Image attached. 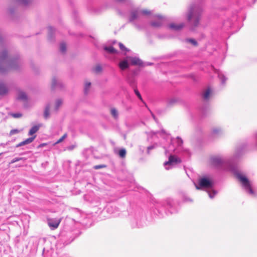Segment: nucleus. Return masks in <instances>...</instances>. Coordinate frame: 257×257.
I'll return each instance as SVG.
<instances>
[{"label": "nucleus", "mask_w": 257, "mask_h": 257, "mask_svg": "<svg viewBox=\"0 0 257 257\" xmlns=\"http://www.w3.org/2000/svg\"><path fill=\"white\" fill-rule=\"evenodd\" d=\"M246 147V144L242 143L236 147L231 158L228 159L222 156H215L211 158V162L215 168L219 170L228 171L233 173L240 181L245 191L249 195L254 197L256 194L252 188L251 182L246 176L238 171L237 165L234 163L242 154Z\"/></svg>", "instance_id": "1"}, {"label": "nucleus", "mask_w": 257, "mask_h": 257, "mask_svg": "<svg viewBox=\"0 0 257 257\" xmlns=\"http://www.w3.org/2000/svg\"><path fill=\"white\" fill-rule=\"evenodd\" d=\"M21 64L18 55L12 57L6 50L0 54V73H5L10 69H17Z\"/></svg>", "instance_id": "2"}, {"label": "nucleus", "mask_w": 257, "mask_h": 257, "mask_svg": "<svg viewBox=\"0 0 257 257\" xmlns=\"http://www.w3.org/2000/svg\"><path fill=\"white\" fill-rule=\"evenodd\" d=\"M202 11L200 4H192L189 7L186 17L192 30L199 25Z\"/></svg>", "instance_id": "3"}, {"label": "nucleus", "mask_w": 257, "mask_h": 257, "mask_svg": "<svg viewBox=\"0 0 257 257\" xmlns=\"http://www.w3.org/2000/svg\"><path fill=\"white\" fill-rule=\"evenodd\" d=\"M185 152L188 154V151L185 150L183 148V141L179 138L171 139V144L167 149H165L166 154L174 152L176 154H181L182 152Z\"/></svg>", "instance_id": "4"}, {"label": "nucleus", "mask_w": 257, "mask_h": 257, "mask_svg": "<svg viewBox=\"0 0 257 257\" xmlns=\"http://www.w3.org/2000/svg\"><path fill=\"white\" fill-rule=\"evenodd\" d=\"M151 14V11L145 9H141L137 8L133 10L129 17V22L133 23V24L139 28L135 23V21L139 20L141 18V16H149Z\"/></svg>", "instance_id": "5"}, {"label": "nucleus", "mask_w": 257, "mask_h": 257, "mask_svg": "<svg viewBox=\"0 0 257 257\" xmlns=\"http://www.w3.org/2000/svg\"><path fill=\"white\" fill-rule=\"evenodd\" d=\"M197 189H212L214 185L213 180L210 179L206 176L201 177L198 180V183H194Z\"/></svg>", "instance_id": "6"}, {"label": "nucleus", "mask_w": 257, "mask_h": 257, "mask_svg": "<svg viewBox=\"0 0 257 257\" xmlns=\"http://www.w3.org/2000/svg\"><path fill=\"white\" fill-rule=\"evenodd\" d=\"M181 162V160L175 156L170 155L169 160L164 163V167L166 170H169L174 165H177Z\"/></svg>", "instance_id": "7"}, {"label": "nucleus", "mask_w": 257, "mask_h": 257, "mask_svg": "<svg viewBox=\"0 0 257 257\" xmlns=\"http://www.w3.org/2000/svg\"><path fill=\"white\" fill-rule=\"evenodd\" d=\"M127 59L132 65H137L142 67L145 66L144 62L138 57L128 56Z\"/></svg>", "instance_id": "8"}, {"label": "nucleus", "mask_w": 257, "mask_h": 257, "mask_svg": "<svg viewBox=\"0 0 257 257\" xmlns=\"http://www.w3.org/2000/svg\"><path fill=\"white\" fill-rule=\"evenodd\" d=\"M155 17L157 18V20L152 21L151 23V25L154 28H159L163 24L164 18L160 15L156 16Z\"/></svg>", "instance_id": "9"}, {"label": "nucleus", "mask_w": 257, "mask_h": 257, "mask_svg": "<svg viewBox=\"0 0 257 257\" xmlns=\"http://www.w3.org/2000/svg\"><path fill=\"white\" fill-rule=\"evenodd\" d=\"M173 201L170 198H168L164 201L160 202L157 207H159L160 206L163 208H171L173 207Z\"/></svg>", "instance_id": "10"}, {"label": "nucleus", "mask_w": 257, "mask_h": 257, "mask_svg": "<svg viewBox=\"0 0 257 257\" xmlns=\"http://www.w3.org/2000/svg\"><path fill=\"white\" fill-rule=\"evenodd\" d=\"M60 222L61 219H51L48 220V225L51 228L54 229L58 227Z\"/></svg>", "instance_id": "11"}, {"label": "nucleus", "mask_w": 257, "mask_h": 257, "mask_svg": "<svg viewBox=\"0 0 257 257\" xmlns=\"http://www.w3.org/2000/svg\"><path fill=\"white\" fill-rule=\"evenodd\" d=\"M185 25L183 23H180L179 24H176L174 23H171L169 25V28L174 30V31H179L181 30L184 27Z\"/></svg>", "instance_id": "12"}, {"label": "nucleus", "mask_w": 257, "mask_h": 257, "mask_svg": "<svg viewBox=\"0 0 257 257\" xmlns=\"http://www.w3.org/2000/svg\"><path fill=\"white\" fill-rule=\"evenodd\" d=\"M223 133V130L221 128L218 127H213L211 132V135L213 137H216L220 136Z\"/></svg>", "instance_id": "13"}, {"label": "nucleus", "mask_w": 257, "mask_h": 257, "mask_svg": "<svg viewBox=\"0 0 257 257\" xmlns=\"http://www.w3.org/2000/svg\"><path fill=\"white\" fill-rule=\"evenodd\" d=\"M129 62H130L126 57V59H123V60L121 61L119 63L118 66L121 70H124L129 68V66H130Z\"/></svg>", "instance_id": "14"}, {"label": "nucleus", "mask_w": 257, "mask_h": 257, "mask_svg": "<svg viewBox=\"0 0 257 257\" xmlns=\"http://www.w3.org/2000/svg\"><path fill=\"white\" fill-rule=\"evenodd\" d=\"M212 68L214 70V72L218 75V77L219 79L220 80L221 84H225V82L227 80V78L219 70L215 69L213 67H212Z\"/></svg>", "instance_id": "15"}, {"label": "nucleus", "mask_w": 257, "mask_h": 257, "mask_svg": "<svg viewBox=\"0 0 257 257\" xmlns=\"http://www.w3.org/2000/svg\"><path fill=\"white\" fill-rule=\"evenodd\" d=\"M35 138H36V136H34V137H32L31 138L27 139L25 141H24L19 143L18 144H17L16 145V148H19V147H22L23 146L29 144H30V143H31L32 142H33V141L34 140Z\"/></svg>", "instance_id": "16"}, {"label": "nucleus", "mask_w": 257, "mask_h": 257, "mask_svg": "<svg viewBox=\"0 0 257 257\" xmlns=\"http://www.w3.org/2000/svg\"><path fill=\"white\" fill-rule=\"evenodd\" d=\"M212 91L210 88H207L202 94V97L204 100H208L211 96Z\"/></svg>", "instance_id": "17"}, {"label": "nucleus", "mask_w": 257, "mask_h": 257, "mask_svg": "<svg viewBox=\"0 0 257 257\" xmlns=\"http://www.w3.org/2000/svg\"><path fill=\"white\" fill-rule=\"evenodd\" d=\"M41 125L39 124L33 126L29 131L28 135L29 136H32L36 133H37L41 127Z\"/></svg>", "instance_id": "18"}, {"label": "nucleus", "mask_w": 257, "mask_h": 257, "mask_svg": "<svg viewBox=\"0 0 257 257\" xmlns=\"http://www.w3.org/2000/svg\"><path fill=\"white\" fill-rule=\"evenodd\" d=\"M126 80L128 83L129 84L130 86L132 87V88L134 89L136 88V80L134 78H132L128 76L126 78Z\"/></svg>", "instance_id": "19"}, {"label": "nucleus", "mask_w": 257, "mask_h": 257, "mask_svg": "<svg viewBox=\"0 0 257 257\" xmlns=\"http://www.w3.org/2000/svg\"><path fill=\"white\" fill-rule=\"evenodd\" d=\"M8 91V89L6 85L0 82V95H4L6 94Z\"/></svg>", "instance_id": "20"}, {"label": "nucleus", "mask_w": 257, "mask_h": 257, "mask_svg": "<svg viewBox=\"0 0 257 257\" xmlns=\"http://www.w3.org/2000/svg\"><path fill=\"white\" fill-rule=\"evenodd\" d=\"M104 50L110 54H115L117 52V50L112 46H105Z\"/></svg>", "instance_id": "21"}, {"label": "nucleus", "mask_w": 257, "mask_h": 257, "mask_svg": "<svg viewBox=\"0 0 257 257\" xmlns=\"http://www.w3.org/2000/svg\"><path fill=\"white\" fill-rule=\"evenodd\" d=\"M56 87H61L62 84L61 82H58L56 78H53L52 82V88L54 89Z\"/></svg>", "instance_id": "22"}, {"label": "nucleus", "mask_w": 257, "mask_h": 257, "mask_svg": "<svg viewBox=\"0 0 257 257\" xmlns=\"http://www.w3.org/2000/svg\"><path fill=\"white\" fill-rule=\"evenodd\" d=\"M18 99L21 100H26L27 96L26 93L23 91H20L18 94Z\"/></svg>", "instance_id": "23"}, {"label": "nucleus", "mask_w": 257, "mask_h": 257, "mask_svg": "<svg viewBox=\"0 0 257 257\" xmlns=\"http://www.w3.org/2000/svg\"><path fill=\"white\" fill-rule=\"evenodd\" d=\"M17 2H18L20 4L24 6H27L29 5L31 2L32 0H16Z\"/></svg>", "instance_id": "24"}, {"label": "nucleus", "mask_w": 257, "mask_h": 257, "mask_svg": "<svg viewBox=\"0 0 257 257\" xmlns=\"http://www.w3.org/2000/svg\"><path fill=\"white\" fill-rule=\"evenodd\" d=\"M50 107V105L48 104L46 106L45 108L44 116L45 118L46 119L49 116Z\"/></svg>", "instance_id": "25"}, {"label": "nucleus", "mask_w": 257, "mask_h": 257, "mask_svg": "<svg viewBox=\"0 0 257 257\" xmlns=\"http://www.w3.org/2000/svg\"><path fill=\"white\" fill-rule=\"evenodd\" d=\"M177 102V98L173 97L168 100L167 104L169 106H171L175 104Z\"/></svg>", "instance_id": "26"}, {"label": "nucleus", "mask_w": 257, "mask_h": 257, "mask_svg": "<svg viewBox=\"0 0 257 257\" xmlns=\"http://www.w3.org/2000/svg\"><path fill=\"white\" fill-rule=\"evenodd\" d=\"M49 31V39L51 40L52 38V35L53 33L55 32V29L51 26H50L48 28Z\"/></svg>", "instance_id": "27"}, {"label": "nucleus", "mask_w": 257, "mask_h": 257, "mask_svg": "<svg viewBox=\"0 0 257 257\" xmlns=\"http://www.w3.org/2000/svg\"><path fill=\"white\" fill-rule=\"evenodd\" d=\"M210 198H213L216 195L217 192L214 190H211L207 192Z\"/></svg>", "instance_id": "28"}, {"label": "nucleus", "mask_w": 257, "mask_h": 257, "mask_svg": "<svg viewBox=\"0 0 257 257\" xmlns=\"http://www.w3.org/2000/svg\"><path fill=\"white\" fill-rule=\"evenodd\" d=\"M60 51L64 53L66 51V45L65 43L62 42L60 45Z\"/></svg>", "instance_id": "29"}, {"label": "nucleus", "mask_w": 257, "mask_h": 257, "mask_svg": "<svg viewBox=\"0 0 257 257\" xmlns=\"http://www.w3.org/2000/svg\"><path fill=\"white\" fill-rule=\"evenodd\" d=\"M111 114L115 119L117 118L118 112L115 108H113L111 109Z\"/></svg>", "instance_id": "30"}, {"label": "nucleus", "mask_w": 257, "mask_h": 257, "mask_svg": "<svg viewBox=\"0 0 257 257\" xmlns=\"http://www.w3.org/2000/svg\"><path fill=\"white\" fill-rule=\"evenodd\" d=\"M91 86L90 82H86L84 86V93L85 94H87L88 93L89 89Z\"/></svg>", "instance_id": "31"}, {"label": "nucleus", "mask_w": 257, "mask_h": 257, "mask_svg": "<svg viewBox=\"0 0 257 257\" xmlns=\"http://www.w3.org/2000/svg\"><path fill=\"white\" fill-rule=\"evenodd\" d=\"M118 154L121 158H124L126 155V150L124 149H121L119 150Z\"/></svg>", "instance_id": "32"}, {"label": "nucleus", "mask_w": 257, "mask_h": 257, "mask_svg": "<svg viewBox=\"0 0 257 257\" xmlns=\"http://www.w3.org/2000/svg\"><path fill=\"white\" fill-rule=\"evenodd\" d=\"M62 103V100L60 99H58L55 103V109L57 110L59 107L61 106Z\"/></svg>", "instance_id": "33"}, {"label": "nucleus", "mask_w": 257, "mask_h": 257, "mask_svg": "<svg viewBox=\"0 0 257 257\" xmlns=\"http://www.w3.org/2000/svg\"><path fill=\"white\" fill-rule=\"evenodd\" d=\"M185 41L191 43L194 46H196L197 45V42L193 39H186Z\"/></svg>", "instance_id": "34"}, {"label": "nucleus", "mask_w": 257, "mask_h": 257, "mask_svg": "<svg viewBox=\"0 0 257 257\" xmlns=\"http://www.w3.org/2000/svg\"><path fill=\"white\" fill-rule=\"evenodd\" d=\"M101 70H102L101 66L99 65L96 66L93 68V71L97 73L100 72L101 71Z\"/></svg>", "instance_id": "35"}, {"label": "nucleus", "mask_w": 257, "mask_h": 257, "mask_svg": "<svg viewBox=\"0 0 257 257\" xmlns=\"http://www.w3.org/2000/svg\"><path fill=\"white\" fill-rule=\"evenodd\" d=\"M134 92L135 93L136 95L138 96L139 99L140 100H141V101H143V98L142 97V96H141L140 93L139 92V91H138V90L136 88L134 89Z\"/></svg>", "instance_id": "36"}, {"label": "nucleus", "mask_w": 257, "mask_h": 257, "mask_svg": "<svg viewBox=\"0 0 257 257\" xmlns=\"http://www.w3.org/2000/svg\"><path fill=\"white\" fill-rule=\"evenodd\" d=\"M67 137V134H64L60 139H59L57 142H56L54 145L59 144L63 141V140Z\"/></svg>", "instance_id": "37"}, {"label": "nucleus", "mask_w": 257, "mask_h": 257, "mask_svg": "<svg viewBox=\"0 0 257 257\" xmlns=\"http://www.w3.org/2000/svg\"><path fill=\"white\" fill-rule=\"evenodd\" d=\"M119 47L120 49L122 51H129V50H128L121 43H119L118 44Z\"/></svg>", "instance_id": "38"}, {"label": "nucleus", "mask_w": 257, "mask_h": 257, "mask_svg": "<svg viewBox=\"0 0 257 257\" xmlns=\"http://www.w3.org/2000/svg\"><path fill=\"white\" fill-rule=\"evenodd\" d=\"M160 135L163 137L165 139L168 137V134L165 132L164 130H162L160 133Z\"/></svg>", "instance_id": "39"}, {"label": "nucleus", "mask_w": 257, "mask_h": 257, "mask_svg": "<svg viewBox=\"0 0 257 257\" xmlns=\"http://www.w3.org/2000/svg\"><path fill=\"white\" fill-rule=\"evenodd\" d=\"M11 115L14 118H20L22 116V114L21 113H13Z\"/></svg>", "instance_id": "40"}, {"label": "nucleus", "mask_w": 257, "mask_h": 257, "mask_svg": "<svg viewBox=\"0 0 257 257\" xmlns=\"http://www.w3.org/2000/svg\"><path fill=\"white\" fill-rule=\"evenodd\" d=\"M24 158H18V157H17V158H14L11 162V163L12 164H13L14 163H16L17 162H18L20 160H23Z\"/></svg>", "instance_id": "41"}, {"label": "nucleus", "mask_w": 257, "mask_h": 257, "mask_svg": "<svg viewBox=\"0 0 257 257\" xmlns=\"http://www.w3.org/2000/svg\"><path fill=\"white\" fill-rule=\"evenodd\" d=\"M156 147V145H151L150 146H149L148 148H147V153L148 154H150V151L154 149V148H155Z\"/></svg>", "instance_id": "42"}, {"label": "nucleus", "mask_w": 257, "mask_h": 257, "mask_svg": "<svg viewBox=\"0 0 257 257\" xmlns=\"http://www.w3.org/2000/svg\"><path fill=\"white\" fill-rule=\"evenodd\" d=\"M19 132L20 131L18 130H17V129L12 130L11 131L10 133V135L11 136H12V135H14L15 134H17V133H19Z\"/></svg>", "instance_id": "43"}, {"label": "nucleus", "mask_w": 257, "mask_h": 257, "mask_svg": "<svg viewBox=\"0 0 257 257\" xmlns=\"http://www.w3.org/2000/svg\"><path fill=\"white\" fill-rule=\"evenodd\" d=\"M112 208H113V207H112V206H108L107 207V208H106V209H107V211L108 212L110 213H112H112H114V212H113V211H111V209H112Z\"/></svg>", "instance_id": "44"}, {"label": "nucleus", "mask_w": 257, "mask_h": 257, "mask_svg": "<svg viewBox=\"0 0 257 257\" xmlns=\"http://www.w3.org/2000/svg\"><path fill=\"white\" fill-rule=\"evenodd\" d=\"M105 167V165H96V166H94L93 168L95 169H99L100 168H104Z\"/></svg>", "instance_id": "45"}, {"label": "nucleus", "mask_w": 257, "mask_h": 257, "mask_svg": "<svg viewBox=\"0 0 257 257\" xmlns=\"http://www.w3.org/2000/svg\"><path fill=\"white\" fill-rule=\"evenodd\" d=\"M9 144V142H8L6 143H1L0 144V146H2L3 147H5L6 146L8 145Z\"/></svg>", "instance_id": "46"}, {"label": "nucleus", "mask_w": 257, "mask_h": 257, "mask_svg": "<svg viewBox=\"0 0 257 257\" xmlns=\"http://www.w3.org/2000/svg\"><path fill=\"white\" fill-rule=\"evenodd\" d=\"M247 1V2L249 3V4H250L251 3L252 4H253L256 0H246Z\"/></svg>", "instance_id": "47"}, {"label": "nucleus", "mask_w": 257, "mask_h": 257, "mask_svg": "<svg viewBox=\"0 0 257 257\" xmlns=\"http://www.w3.org/2000/svg\"><path fill=\"white\" fill-rule=\"evenodd\" d=\"M46 145V144H45V143L41 144L40 145H39L38 148H42V147L45 146Z\"/></svg>", "instance_id": "48"}, {"label": "nucleus", "mask_w": 257, "mask_h": 257, "mask_svg": "<svg viewBox=\"0 0 257 257\" xmlns=\"http://www.w3.org/2000/svg\"><path fill=\"white\" fill-rule=\"evenodd\" d=\"M144 63L145 64V66H149V65H152L153 64V63H150V62H144Z\"/></svg>", "instance_id": "49"}, {"label": "nucleus", "mask_w": 257, "mask_h": 257, "mask_svg": "<svg viewBox=\"0 0 257 257\" xmlns=\"http://www.w3.org/2000/svg\"><path fill=\"white\" fill-rule=\"evenodd\" d=\"M132 227H139V226L136 223V224H134V223H132Z\"/></svg>", "instance_id": "50"}, {"label": "nucleus", "mask_w": 257, "mask_h": 257, "mask_svg": "<svg viewBox=\"0 0 257 257\" xmlns=\"http://www.w3.org/2000/svg\"><path fill=\"white\" fill-rule=\"evenodd\" d=\"M158 212L160 214H161V216L162 217H164V215L163 214V213L162 212V210H161L160 209L158 210Z\"/></svg>", "instance_id": "51"}, {"label": "nucleus", "mask_w": 257, "mask_h": 257, "mask_svg": "<svg viewBox=\"0 0 257 257\" xmlns=\"http://www.w3.org/2000/svg\"><path fill=\"white\" fill-rule=\"evenodd\" d=\"M134 74L135 75V74H136V72H134Z\"/></svg>", "instance_id": "52"}, {"label": "nucleus", "mask_w": 257, "mask_h": 257, "mask_svg": "<svg viewBox=\"0 0 257 257\" xmlns=\"http://www.w3.org/2000/svg\"><path fill=\"white\" fill-rule=\"evenodd\" d=\"M3 153H0V156Z\"/></svg>", "instance_id": "53"}]
</instances>
